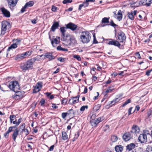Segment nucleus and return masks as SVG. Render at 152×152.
Returning <instances> with one entry per match:
<instances>
[{
  "mask_svg": "<svg viewBox=\"0 0 152 152\" xmlns=\"http://www.w3.org/2000/svg\"><path fill=\"white\" fill-rule=\"evenodd\" d=\"M34 62L33 61L32 58L28 60L26 62V64L21 66V69L24 71L31 69L33 67V65Z\"/></svg>",
  "mask_w": 152,
  "mask_h": 152,
  "instance_id": "nucleus-3",
  "label": "nucleus"
},
{
  "mask_svg": "<svg viewBox=\"0 0 152 152\" xmlns=\"http://www.w3.org/2000/svg\"><path fill=\"white\" fill-rule=\"evenodd\" d=\"M45 57L48 59L50 61L55 58V57L53 56L51 53H47L44 56Z\"/></svg>",
  "mask_w": 152,
  "mask_h": 152,
  "instance_id": "nucleus-25",
  "label": "nucleus"
},
{
  "mask_svg": "<svg viewBox=\"0 0 152 152\" xmlns=\"http://www.w3.org/2000/svg\"><path fill=\"white\" fill-rule=\"evenodd\" d=\"M42 82L37 83L34 87L33 92L36 93L40 91L42 87Z\"/></svg>",
  "mask_w": 152,
  "mask_h": 152,
  "instance_id": "nucleus-14",
  "label": "nucleus"
},
{
  "mask_svg": "<svg viewBox=\"0 0 152 152\" xmlns=\"http://www.w3.org/2000/svg\"><path fill=\"white\" fill-rule=\"evenodd\" d=\"M135 147V145L134 144L132 143L128 145L127 146V149L129 151L131 150L134 149Z\"/></svg>",
  "mask_w": 152,
  "mask_h": 152,
  "instance_id": "nucleus-32",
  "label": "nucleus"
},
{
  "mask_svg": "<svg viewBox=\"0 0 152 152\" xmlns=\"http://www.w3.org/2000/svg\"><path fill=\"white\" fill-rule=\"evenodd\" d=\"M26 125L25 123H23L20 126V128L21 129L20 132V133L21 134L24 133V134L27 136L29 134V132L27 129L25 128Z\"/></svg>",
  "mask_w": 152,
  "mask_h": 152,
  "instance_id": "nucleus-12",
  "label": "nucleus"
},
{
  "mask_svg": "<svg viewBox=\"0 0 152 152\" xmlns=\"http://www.w3.org/2000/svg\"><path fill=\"white\" fill-rule=\"evenodd\" d=\"M45 94L47 97H49L50 99H52L54 98V96L53 95H51L48 92L46 93H45Z\"/></svg>",
  "mask_w": 152,
  "mask_h": 152,
  "instance_id": "nucleus-41",
  "label": "nucleus"
},
{
  "mask_svg": "<svg viewBox=\"0 0 152 152\" xmlns=\"http://www.w3.org/2000/svg\"><path fill=\"white\" fill-rule=\"evenodd\" d=\"M72 1V0H64L63 1L64 4H66L67 3H71Z\"/></svg>",
  "mask_w": 152,
  "mask_h": 152,
  "instance_id": "nucleus-47",
  "label": "nucleus"
},
{
  "mask_svg": "<svg viewBox=\"0 0 152 152\" xmlns=\"http://www.w3.org/2000/svg\"><path fill=\"white\" fill-rule=\"evenodd\" d=\"M58 39L56 38L52 39L51 40V44L54 47H55L56 46V45L58 44L59 42L60 38L58 37Z\"/></svg>",
  "mask_w": 152,
  "mask_h": 152,
  "instance_id": "nucleus-23",
  "label": "nucleus"
},
{
  "mask_svg": "<svg viewBox=\"0 0 152 152\" xmlns=\"http://www.w3.org/2000/svg\"><path fill=\"white\" fill-rule=\"evenodd\" d=\"M147 135L145 134H140L138 137V140L141 143L146 142L147 141Z\"/></svg>",
  "mask_w": 152,
  "mask_h": 152,
  "instance_id": "nucleus-13",
  "label": "nucleus"
},
{
  "mask_svg": "<svg viewBox=\"0 0 152 152\" xmlns=\"http://www.w3.org/2000/svg\"><path fill=\"white\" fill-rule=\"evenodd\" d=\"M118 138L116 136L113 135L111 137V140L113 142H115L116 141L118 140Z\"/></svg>",
  "mask_w": 152,
  "mask_h": 152,
  "instance_id": "nucleus-34",
  "label": "nucleus"
},
{
  "mask_svg": "<svg viewBox=\"0 0 152 152\" xmlns=\"http://www.w3.org/2000/svg\"><path fill=\"white\" fill-rule=\"evenodd\" d=\"M58 8L53 5L52 7L51 10L53 12H56Z\"/></svg>",
  "mask_w": 152,
  "mask_h": 152,
  "instance_id": "nucleus-46",
  "label": "nucleus"
},
{
  "mask_svg": "<svg viewBox=\"0 0 152 152\" xmlns=\"http://www.w3.org/2000/svg\"><path fill=\"white\" fill-rule=\"evenodd\" d=\"M123 149V147L120 145H117L115 147V150L117 152H121Z\"/></svg>",
  "mask_w": 152,
  "mask_h": 152,
  "instance_id": "nucleus-30",
  "label": "nucleus"
},
{
  "mask_svg": "<svg viewBox=\"0 0 152 152\" xmlns=\"http://www.w3.org/2000/svg\"><path fill=\"white\" fill-rule=\"evenodd\" d=\"M69 39L67 41V45L74 46L77 44V43L75 37L72 35L69 36Z\"/></svg>",
  "mask_w": 152,
  "mask_h": 152,
  "instance_id": "nucleus-8",
  "label": "nucleus"
},
{
  "mask_svg": "<svg viewBox=\"0 0 152 152\" xmlns=\"http://www.w3.org/2000/svg\"><path fill=\"white\" fill-rule=\"evenodd\" d=\"M117 37L118 40L121 42H125L126 38L125 34L122 31L118 33Z\"/></svg>",
  "mask_w": 152,
  "mask_h": 152,
  "instance_id": "nucleus-9",
  "label": "nucleus"
},
{
  "mask_svg": "<svg viewBox=\"0 0 152 152\" xmlns=\"http://www.w3.org/2000/svg\"><path fill=\"white\" fill-rule=\"evenodd\" d=\"M109 18L105 17L102 18V23H107L109 22Z\"/></svg>",
  "mask_w": 152,
  "mask_h": 152,
  "instance_id": "nucleus-38",
  "label": "nucleus"
},
{
  "mask_svg": "<svg viewBox=\"0 0 152 152\" xmlns=\"http://www.w3.org/2000/svg\"><path fill=\"white\" fill-rule=\"evenodd\" d=\"M21 40V39H14L13 41L14 42V43L16 44V45H17L20 44Z\"/></svg>",
  "mask_w": 152,
  "mask_h": 152,
  "instance_id": "nucleus-35",
  "label": "nucleus"
},
{
  "mask_svg": "<svg viewBox=\"0 0 152 152\" xmlns=\"http://www.w3.org/2000/svg\"><path fill=\"white\" fill-rule=\"evenodd\" d=\"M43 56V55H38L35 58H32L33 60V61L34 62L36 61H39L41 60V57Z\"/></svg>",
  "mask_w": 152,
  "mask_h": 152,
  "instance_id": "nucleus-31",
  "label": "nucleus"
},
{
  "mask_svg": "<svg viewBox=\"0 0 152 152\" xmlns=\"http://www.w3.org/2000/svg\"><path fill=\"white\" fill-rule=\"evenodd\" d=\"M67 115L66 113H63L61 114V116L63 118L65 119Z\"/></svg>",
  "mask_w": 152,
  "mask_h": 152,
  "instance_id": "nucleus-50",
  "label": "nucleus"
},
{
  "mask_svg": "<svg viewBox=\"0 0 152 152\" xmlns=\"http://www.w3.org/2000/svg\"><path fill=\"white\" fill-rule=\"evenodd\" d=\"M19 131L17 129H16L14 132L12 134V137L13 140L15 141L16 138L18 134Z\"/></svg>",
  "mask_w": 152,
  "mask_h": 152,
  "instance_id": "nucleus-29",
  "label": "nucleus"
},
{
  "mask_svg": "<svg viewBox=\"0 0 152 152\" xmlns=\"http://www.w3.org/2000/svg\"><path fill=\"white\" fill-rule=\"evenodd\" d=\"M110 25H111L112 26H117V25H116L115 24V23H114V22H113V20H111L110 21Z\"/></svg>",
  "mask_w": 152,
  "mask_h": 152,
  "instance_id": "nucleus-58",
  "label": "nucleus"
},
{
  "mask_svg": "<svg viewBox=\"0 0 152 152\" xmlns=\"http://www.w3.org/2000/svg\"><path fill=\"white\" fill-rule=\"evenodd\" d=\"M132 137L133 136L131 133L127 132L124 134L123 138L125 141H127L130 140Z\"/></svg>",
  "mask_w": 152,
  "mask_h": 152,
  "instance_id": "nucleus-16",
  "label": "nucleus"
},
{
  "mask_svg": "<svg viewBox=\"0 0 152 152\" xmlns=\"http://www.w3.org/2000/svg\"><path fill=\"white\" fill-rule=\"evenodd\" d=\"M102 120L100 118H97L95 119H92L90 122L92 126H95L96 125L101 121Z\"/></svg>",
  "mask_w": 152,
  "mask_h": 152,
  "instance_id": "nucleus-17",
  "label": "nucleus"
},
{
  "mask_svg": "<svg viewBox=\"0 0 152 152\" xmlns=\"http://www.w3.org/2000/svg\"><path fill=\"white\" fill-rule=\"evenodd\" d=\"M1 11L4 16L7 18H9L10 16V12L4 7L1 8Z\"/></svg>",
  "mask_w": 152,
  "mask_h": 152,
  "instance_id": "nucleus-20",
  "label": "nucleus"
},
{
  "mask_svg": "<svg viewBox=\"0 0 152 152\" xmlns=\"http://www.w3.org/2000/svg\"><path fill=\"white\" fill-rule=\"evenodd\" d=\"M147 115L148 117L149 118H150V116L152 115L151 111L150 110H149L147 113Z\"/></svg>",
  "mask_w": 152,
  "mask_h": 152,
  "instance_id": "nucleus-49",
  "label": "nucleus"
},
{
  "mask_svg": "<svg viewBox=\"0 0 152 152\" xmlns=\"http://www.w3.org/2000/svg\"><path fill=\"white\" fill-rule=\"evenodd\" d=\"M131 102V100L130 99H129L127 100L122 105V107H124L126 105L130 103Z\"/></svg>",
  "mask_w": 152,
  "mask_h": 152,
  "instance_id": "nucleus-39",
  "label": "nucleus"
},
{
  "mask_svg": "<svg viewBox=\"0 0 152 152\" xmlns=\"http://www.w3.org/2000/svg\"><path fill=\"white\" fill-rule=\"evenodd\" d=\"M79 136V134L78 132H77L75 134V137L74 138L72 139L73 141H75L76 139H77V137Z\"/></svg>",
  "mask_w": 152,
  "mask_h": 152,
  "instance_id": "nucleus-45",
  "label": "nucleus"
},
{
  "mask_svg": "<svg viewBox=\"0 0 152 152\" xmlns=\"http://www.w3.org/2000/svg\"><path fill=\"white\" fill-rule=\"evenodd\" d=\"M17 47V45H16V44L14 43V44L10 46L8 48V50H10V49H15Z\"/></svg>",
  "mask_w": 152,
  "mask_h": 152,
  "instance_id": "nucleus-37",
  "label": "nucleus"
},
{
  "mask_svg": "<svg viewBox=\"0 0 152 152\" xmlns=\"http://www.w3.org/2000/svg\"><path fill=\"white\" fill-rule=\"evenodd\" d=\"M15 126H11L7 130V131L9 132H12V129L13 128H15Z\"/></svg>",
  "mask_w": 152,
  "mask_h": 152,
  "instance_id": "nucleus-53",
  "label": "nucleus"
},
{
  "mask_svg": "<svg viewBox=\"0 0 152 152\" xmlns=\"http://www.w3.org/2000/svg\"><path fill=\"white\" fill-rule=\"evenodd\" d=\"M73 57L74 58H76L78 61H80L81 60V58L79 55H74L73 56Z\"/></svg>",
  "mask_w": 152,
  "mask_h": 152,
  "instance_id": "nucleus-43",
  "label": "nucleus"
},
{
  "mask_svg": "<svg viewBox=\"0 0 152 152\" xmlns=\"http://www.w3.org/2000/svg\"><path fill=\"white\" fill-rule=\"evenodd\" d=\"M45 101L44 99H42L40 101V103L41 104V105L42 106L45 103Z\"/></svg>",
  "mask_w": 152,
  "mask_h": 152,
  "instance_id": "nucleus-54",
  "label": "nucleus"
},
{
  "mask_svg": "<svg viewBox=\"0 0 152 152\" xmlns=\"http://www.w3.org/2000/svg\"><path fill=\"white\" fill-rule=\"evenodd\" d=\"M88 3H84L83 4H81L79 5V7L78 8L79 10H81L82 7L83 6H87L88 5Z\"/></svg>",
  "mask_w": 152,
  "mask_h": 152,
  "instance_id": "nucleus-36",
  "label": "nucleus"
},
{
  "mask_svg": "<svg viewBox=\"0 0 152 152\" xmlns=\"http://www.w3.org/2000/svg\"><path fill=\"white\" fill-rule=\"evenodd\" d=\"M10 133L7 131L4 134V137L5 138H7L9 136V134Z\"/></svg>",
  "mask_w": 152,
  "mask_h": 152,
  "instance_id": "nucleus-52",
  "label": "nucleus"
},
{
  "mask_svg": "<svg viewBox=\"0 0 152 152\" xmlns=\"http://www.w3.org/2000/svg\"><path fill=\"white\" fill-rule=\"evenodd\" d=\"M67 28L66 27H61L60 28L61 33V37L63 40L66 41V38L69 36L68 34H66Z\"/></svg>",
  "mask_w": 152,
  "mask_h": 152,
  "instance_id": "nucleus-5",
  "label": "nucleus"
},
{
  "mask_svg": "<svg viewBox=\"0 0 152 152\" xmlns=\"http://www.w3.org/2000/svg\"><path fill=\"white\" fill-rule=\"evenodd\" d=\"M123 93H121L118 94L117 96V98L115 99H113V101L110 102V104L111 105H113L115 103L119 102L124 97H123Z\"/></svg>",
  "mask_w": 152,
  "mask_h": 152,
  "instance_id": "nucleus-11",
  "label": "nucleus"
},
{
  "mask_svg": "<svg viewBox=\"0 0 152 152\" xmlns=\"http://www.w3.org/2000/svg\"><path fill=\"white\" fill-rule=\"evenodd\" d=\"M26 57L24 55V53L22 54H19L17 55L15 57V60H22L24 58H26Z\"/></svg>",
  "mask_w": 152,
  "mask_h": 152,
  "instance_id": "nucleus-28",
  "label": "nucleus"
},
{
  "mask_svg": "<svg viewBox=\"0 0 152 152\" xmlns=\"http://www.w3.org/2000/svg\"><path fill=\"white\" fill-rule=\"evenodd\" d=\"M152 71V69H151V70H148L147 71V72H146V75H147L148 76L150 75V72Z\"/></svg>",
  "mask_w": 152,
  "mask_h": 152,
  "instance_id": "nucleus-57",
  "label": "nucleus"
},
{
  "mask_svg": "<svg viewBox=\"0 0 152 152\" xmlns=\"http://www.w3.org/2000/svg\"><path fill=\"white\" fill-rule=\"evenodd\" d=\"M57 49L58 50H61L62 49V48L60 46H58L57 48Z\"/></svg>",
  "mask_w": 152,
  "mask_h": 152,
  "instance_id": "nucleus-63",
  "label": "nucleus"
},
{
  "mask_svg": "<svg viewBox=\"0 0 152 152\" xmlns=\"http://www.w3.org/2000/svg\"><path fill=\"white\" fill-rule=\"evenodd\" d=\"M15 95L12 96L14 99L18 100L21 99L23 97V91H18L15 92Z\"/></svg>",
  "mask_w": 152,
  "mask_h": 152,
  "instance_id": "nucleus-10",
  "label": "nucleus"
},
{
  "mask_svg": "<svg viewBox=\"0 0 152 152\" xmlns=\"http://www.w3.org/2000/svg\"><path fill=\"white\" fill-rule=\"evenodd\" d=\"M135 56L136 58L138 59H140L141 58L140 55L138 52H137L136 53Z\"/></svg>",
  "mask_w": 152,
  "mask_h": 152,
  "instance_id": "nucleus-48",
  "label": "nucleus"
},
{
  "mask_svg": "<svg viewBox=\"0 0 152 152\" xmlns=\"http://www.w3.org/2000/svg\"><path fill=\"white\" fill-rule=\"evenodd\" d=\"M62 138L63 140H67L68 135L65 132H63L62 133Z\"/></svg>",
  "mask_w": 152,
  "mask_h": 152,
  "instance_id": "nucleus-33",
  "label": "nucleus"
},
{
  "mask_svg": "<svg viewBox=\"0 0 152 152\" xmlns=\"http://www.w3.org/2000/svg\"><path fill=\"white\" fill-rule=\"evenodd\" d=\"M108 44L109 45H113L118 47H120L121 46V44L118 41L112 39H109Z\"/></svg>",
  "mask_w": 152,
  "mask_h": 152,
  "instance_id": "nucleus-18",
  "label": "nucleus"
},
{
  "mask_svg": "<svg viewBox=\"0 0 152 152\" xmlns=\"http://www.w3.org/2000/svg\"><path fill=\"white\" fill-rule=\"evenodd\" d=\"M10 27V24L6 21H3L1 23V34L3 35L6 33L7 31L8 30Z\"/></svg>",
  "mask_w": 152,
  "mask_h": 152,
  "instance_id": "nucleus-2",
  "label": "nucleus"
},
{
  "mask_svg": "<svg viewBox=\"0 0 152 152\" xmlns=\"http://www.w3.org/2000/svg\"><path fill=\"white\" fill-rule=\"evenodd\" d=\"M113 13L115 15V18H116L119 21H120L122 19V15L121 13V11L120 10H119L118 11L117 14H115L116 13V12H114Z\"/></svg>",
  "mask_w": 152,
  "mask_h": 152,
  "instance_id": "nucleus-21",
  "label": "nucleus"
},
{
  "mask_svg": "<svg viewBox=\"0 0 152 152\" xmlns=\"http://www.w3.org/2000/svg\"><path fill=\"white\" fill-rule=\"evenodd\" d=\"M88 108V106L87 105L83 106L80 108V111L81 112H83L85 109H87Z\"/></svg>",
  "mask_w": 152,
  "mask_h": 152,
  "instance_id": "nucleus-42",
  "label": "nucleus"
},
{
  "mask_svg": "<svg viewBox=\"0 0 152 152\" xmlns=\"http://www.w3.org/2000/svg\"><path fill=\"white\" fill-rule=\"evenodd\" d=\"M146 152H152V147L151 146L148 147L146 148Z\"/></svg>",
  "mask_w": 152,
  "mask_h": 152,
  "instance_id": "nucleus-44",
  "label": "nucleus"
},
{
  "mask_svg": "<svg viewBox=\"0 0 152 152\" xmlns=\"http://www.w3.org/2000/svg\"><path fill=\"white\" fill-rule=\"evenodd\" d=\"M91 38L89 33L87 31H83L80 35L81 41L84 43L89 42Z\"/></svg>",
  "mask_w": 152,
  "mask_h": 152,
  "instance_id": "nucleus-1",
  "label": "nucleus"
},
{
  "mask_svg": "<svg viewBox=\"0 0 152 152\" xmlns=\"http://www.w3.org/2000/svg\"><path fill=\"white\" fill-rule=\"evenodd\" d=\"M66 26V28L69 29L72 31L75 30L77 28V26L76 25L72 23H69Z\"/></svg>",
  "mask_w": 152,
  "mask_h": 152,
  "instance_id": "nucleus-19",
  "label": "nucleus"
},
{
  "mask_svg": "<svg viewBox=\"0 0 152 152\" xmlns=\"http://www.w3.org/2000/svg\"><path fill=\"white\" fill-rule=\"evenodd\" d=\"M65 58L62 57H59L58 58V60L60 62H62L65 60Z\"/></svg>",
  "mask_w": 152,
  "mask_h": 152,
  "instance_id": "nucleus-55",
  "label": "nucleus"
},
{
  "mask_svg": "<svg viewBox=\"0 0 152 152\" xmlns=\"http://www.w3.org/2000/svg\"><path fill=\"white\" fill-rule=\"evenodd\" d=\"M140 107L138 105H137L135 107V110H136L137 111L139 110Z\"/></svg>",
  "mask_w": 152,
  "mask_h": 152,
  "instance_id": "nucleus-64",
  "label": "nucleus"
},
{
  "mask_svg": "<svg viewBox=\"0 0 152 152\" xmlns=\"http://www.w3.org/2000/svg\"><path fill=\"white\" fill-rule=\"evenodd\" d=\"M18 0H7L8 6L11 10H13L18 2Z\"/></svg>",
  "mask_w": 152,
  "mask_h": 152,
  "instance_id": "nucleus-6",
  "label": "nucleus"
},
{
  "mask_svg": "<svg viewBox=\"0 0 152 152\" xmlns=\"http://www.w3.org/2000/svg\"><path fill=\"white\" fill-rule=\"evenodd\" d=\"M137 11L134 10L131 12H129L128 13V16L129 19L131 20L134 19V16L136 14Z\"/></svg>",
  "mask_w": 152,
  "mask_h": 152,
  "instance_id": "nucleus-22",
  "label": "nucleus"
},
{
  "mask_svg": "<svg viewBox=\"0 0 152 152\" xmlns=\"http://www.w3.org/2000/svg\"><path fill=\"white\" fill-rule=\"evenodd\" d=\"M137 2H138L137 1ZM138 5H137L136 6L138 5H144L148 7L150 6L151 4L152 3V0H141L138 2Z\"/></svg>",
  "mask_w": 152,
  "mask_h": 152,
  "instance_id": "nucleus-7",
  "label": "nucleus"
},
{
  "mask_svg": "<svg viewBox=\"0 0 152 152\" xmlns=\"http://www.w3.org/2000/svg\"><path fill=\"white\" fill-rule=\"evenodd\" d=\"M22 119L21 118H20L17 121V126L21 122V120Z\"/></svg>",
  "mask_w": 152,
  "mask_h": 152,
  "instance_id": "nucleus-61",
  "label": "nucleus"
},
{
  "mask_svg": "<svg viewBox=\"0 0 152 152\" xmlns=\"http://www.w3.org/2000/svg\"><path fill=\"white\" fill-rule=\"evenodd\" d=\"M80 96V95H78L76 96L73 97L72 99L70 100L69 102H70L71 101H72V102L71 104H75L79 102V99Z\"/></svg>",
  "mask_w": 152,
  "mask_h": 152,
  "instance_id": "nucleus-26",
  "label": "nucleus"
},
{
  "mask_svg": "<svg viewBox=\"0 0 152 152\" xmlns=\"http://www.w3.org/2000/svg\"><path fill=\"white\" fill-rule=\"evenodd\" d=\"M34 4V2L32 1H30L26 3L24 6L21 10V11L22 12H23L25 11L26 9L28 7L32 6Z\"/></svg>",
  "mask_w": 152,
  "mask_h": 152,
  "instance_id": "nucleus-15",
  "label": "nucleus"
},
{
  "mask_svg": "<svg viewBox=\"0 0 152 152\" xmlns=\"http://www.w3.org/2000/svg\"><path fill=\"white\" fill-rule=\"evenodd\" d=\"M24 53L26 57H28L30 56L31 54V51H27L25 53Z\"/></svg>",
  "mask_w": 152,
  "mask_h": 152,
  "instance_id": "nucleus-40",
  "label": "nucleus"
},
{
  "mask_svg": "<svg viewBox=\"0 0 152 152\" xmlns=\"http://www.w3.org/2000/svg\"><path fill=\"white\" fill-rule=\"evenodd\" d=\"M54 147V145H52L50 147L49 149V150L50 151H53V150Z\"/></svg>",
  "mask_w": 152,
  "mask_h": 152,
  "instance_id": "nucleus-62",
  "label": "nucleus"
},
{
  "mask_svg": "<svg viewBox=\"0 0 152 152\" xmlns=\"http://www.w3.org/2000/svg\"><path fill=\"white\" fill-rule=\"evenodd\" d=\"M133 107H130L129 109L128 110V115H130L132 114V113H131V110L132 109Z\"/></svg>",
  "mask_w": 152,
  "mask_h": 152,
  "instance_id": "nucleus-59",
  "label": "nucleus"
},
{
  "mask_svg": "<svg viewBox=\"0 0 152 152\" xmlns=\"http://www.w3.org/2000/svg\"><path fill=\"white\" fill-rule=\"evenodd\" d=\"M59 24L58 22H55L54 23L51 27V30L53 31H54L59 26Z\"/></svg>",
  "mask_w": 152,
  "mask_h": 152,
  "instance_id": "nucleus-27",
  "label": "nucleus"
},
{
  "mask_svg": "<svg viewBox=\"0 0 152 152\" xmlns=\"http://www.w3.org/2000/svg\"><path fill=\"white\" fill-rule=\"evenodd\" d=\"M52 107L53 108H54L55 109H56L58 107L57 106H56V104H52Z\"/></svg>",
  "mask_w": 152,
  "mask_h": 152,
  "instance_id": "nucleus-60",
  "label": "nucleus"
},
{
  "mask_svg": "<svg viewBox=\"0 0 152 152\" xmlns=\"http://www.w3.org/2000/svg\"><path fill=\"white\" fill-rule=\"evenodd\" d=\"M14 117L15 115H10V118L11 123H12V121L14 120Z\"/></svg>",
  "mask_w": 152,
  "mask_h": 152,
  "instance_id": "nucleus-56",
  "label": "nucleus"
},
{
  "mask_svg": "<svg viewBox=\"0 0 152 152\" xmlns=\"http://www.w3.org/2000/svg\"><path fill=\"white\" fill-rule=\"evenodd\" d=\"M72 113H73V110L72 109H70L66 113L67 115H69Z\"/></svg>",
  "mask_w": 152,
  "mask_h": 152,
  "instance_id": "nucleus-51",
  "label": "nucleus"
},
{
  "mask_svg": "<svg viewBox=\"0 0 152 152\" xmlns=\"http://www.w3.org/2000/svg\"><path fill=\"white\" fill-rule=\"evenodd\" d=\"M8 87L14 92L18 91L20 88L18 82L16 81L11 82L9 83Z\"/></svg>",
  "mask_w": 152,
  "mask_h": 152,
  "instance_id": "nucleus-4",
  "label": "nucleus"
},
{
  "mask_svg": "<svg viewBox=\"0 0 152 152\" xmlns=\"http://www.w3.org/2000/svg\"><path fill=\"white\" fill-rule=\"evenodd\" d=\"M140 132V129L138 126L134 125L132 127V129L131 132L132 133H138Z\"/></svg>",
  "mask_w": 152,
  "mask_h": 152,
  "instance_id": "nucleus-24",
  "label": "nucleus"
}]
</instances>
